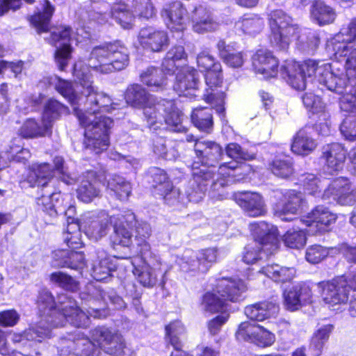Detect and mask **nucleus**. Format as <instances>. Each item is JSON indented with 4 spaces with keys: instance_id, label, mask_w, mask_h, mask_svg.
Returning <instances> with one entry per match:
<instances>
[{
    "instance_id": "nucleus-8",
    "label": "nucleus",
    "mask_w": 356,
    "mask_h": 356,
    "mask_svg": "<svg viewBox=\"0 0 356 356\" xmlns=\"http://www.w3.org/2000/svg\"><path fill=\"white\" fill-rule=\"evenodd\" d=\"M246 289L245 284L241 280L222 278L218 281L214 292H207L203 296L202 307L211 313L225 312L226 301H239Z\"/></svg>"
},
{
    "instance_id": "nucleus-19",
    "label": "nucleus",
    "mask_w": 356,
    "mask_h": 356,
    "mask_svg": "<svg viewBox=\"0 0 356 356\" xmlns=\"http://www.w3.org/2000/svg\"><path fill=\"white\" fill-rule=\"evenodd\" d=\"M156 112L157 115L161 116L162 119L152 125L149 124L150 128L157 124H161L163 120L170 130L177 132L184 131L182 125V113L175 106L174 102L166 99L159 100L156 104Z\"/></svg>"
},
{
    "instance_id": "nucleus-9",
    "label": "nucleus",
    "mask_w": 356,
    "mask_h": 356,
    "mask_svg": "<svg viewBox=\"0 0 356 356\" xmlns=\"http://www.w3.org/2000/svg\"><path fill=\"white\" fill-rule=\"evenodd\" d=\"M68 322L77 327H86L90 323L89 316L77 305L76 301L71 296L62 293L58 296L56 304L50 318L49 327L51 332L53 327L64 326Z\"/></svg>"
},
{
    "instance_id": "nucleus-17",
    "label": "nucleus",
    "mask_w": 356,
    "mask_h": 356,
    "mask_svg": "<svg viewBox=\"0 0 356 356\" xmlns=\"http://www.w3.org/2000/svg\"><path fill=\"white\" fill-rule=\"evenodd\" d=\"M226 155L234 161L224 163L219 166L218 176L222 175V178L227 180L232 171L238 167V163L242 161H252L256 157L254 152H250L242 147L236 143H230L225 148Z\"/></svg>"
},
{
    "instance_id": "nucleus-14",
    "label": "nucleus",
    "mask_w": 356,
    "mask_h": 356,
    "mask_svg": "<svg viewBox=\"0 0 356 356\" xmlns=\"http://www.w3.org/2000/svg\"><path fill=\"white\" fill-rule=\"evenodd\" d=\"M218 250L216 248L202 249L197 252L186 250L177 263L184 272L205 273L216 261Z\"/></svg>"
},
{
    "instance_id": "nucleus-27",
    "label": "nucleus",
    "mask_w": 356,
    "mask_h": 356,
    "mask_svg": "<svg viewBox=\"0 0 356 356\" xmlns=\"http://www.w3.org/2000/svg\"><path fill=\"white\" fill-rule=\"evenodd\" d=\"M330 197H333L341 204H350L353 200V190L348 179L345 177L334 179L322 195L324 200Z\"/></svg>"
},
{
    "instance_id": "nucleus-49",
    "label": "nucleus",
    "mask_w": 356,
    "mask_h": 356,
    "mask_svg": "<svg viewBox=\"0 0 356 356\" xmlns=\"http://www.w3.org/2000/svg\"><path fill=\"white\" fill-rule=\"evenodd\" d=\"M123 219L128 226L135 227V237L138 241L147 240L151 236L152 228L150 225L144 221H137L134 213L131 211L125 212Z\"/></svg>"
},
{
    "instance_id": "nucleus-44",
    "label": "nucleus",
    "mask_w": 356,
    "mask_h": 356,
    "mask_svg": "<svg viewBox=\"0 0 356 356\" xmlns=\"http://www.w3.org/2000/svg\"><path fill=\"white\" fill-rule=\"evenodd\" d=\"M264 20L255 14L243 15L236 23V27L244 33L254 35L259 33L264 27Z\"/></svg>"
},
{
    "instance_id": "nucleus-20",
    "label": "nucleus",
    "mask_w": 356,
    "mask_h": 356,
    "mask_svg": "<svg viewBox=\"0 0 356 356\" xmlns=\"http://www.w3.org/2000/svg\"><path fill=\"white\" fill-rule=\"evenodd\" d=\"M275 197L280 200L274 206L275 213L279 216L286 213L296 214L302 209L304 203V195L294 190H287L284 192L277 191Z\"/></svg>"
},
{
    "instance_id": "nucleus-22",
    "label": "nucleus",
    "mask_w": 356,
    "mask_h": 356,
    "mask_svg": "<svg viewBox=\"0 0 356 356\" xmlns=\"http://www.w3.org/2000/svg\"><path fill=\"white\" fill-rule=\"evenodd\" d=\"M252 67L254 72L264 79L275 77L277 74L278 60L267 49H259L253 55Z\"/></svg>"
},
{
    "instance_id": "nucleus-57",
    "label": "nucleus",
    "mask_w": 356,
    "mask_h": 356,
    "mask_svg": "<svg viewBox=\"0 0 356 356\" xmlns=\"http://www.w3.org/2000/svg\"><path fill=\"white\" fill-rule=\"evenodd\" d=\"M259 325L248 321L241 323L236 332V338L238 341L254 342L255 337L258 336Z\"/></svg>"
},
{
    "instance_id": "nucleus-59",
    "label": "nucleus",
    "mask_w": 356,
    "mask_h": 356,
    "mask_svg": "<svg viewBox=\"0 0 356 356\" xmlns=\"http://www.w3.org/2000/svg\"><path fill=\"white\" fill-rule=\"evenodd\" d=\"M299 181L305 193L314 196L320 193V188H321L322 184L319 178L314 174L305 173L301 175L299 177Z\"/></svg>"
},
{
    "instance_id": "nucleus-18",
    "label": "nucleus",
    "mask_w": 356,
    "mask_h": 356,
    "mask_svg": "<svg viewBox=\"0 0 356 356\" xmlns=\"http://www.w3.org/2000/svg\"><path fill=\"white\" fill-rule=\"evenodd\" d=\"M350 43L351 42H345L344 44L346 47L344 49H340L339 51H337L335 48L334 49L333 46L330 45L331 40H330L326 44V50L330 55L334 56L336 59L344 60L346 63V72L343 68L339 69L331 65L332 71H342L343 74L346 76L347 85L344 90L348 87L349 81L356 79V48L350 45Z\"/></svg>"
},
{
    "instance_id": "nucleus-37",
    "label": "nucleus",
    "mask_w": 356,
    "mask_h": 356,
    "mask_svg": "<svg viewBox=\"0 0 356 356\" xmlns=\"http://www.w3.org/2000/svg\"><path fill=\"white\" fill-rule=\"evenodd\" d=\"M279 307L272 302L255 303L245 308L246 316L253 321H262L276 315Z\"/></svg>"
},
{
    "instance_id": "nucleus-5",
    "label": "nucleus",
    "mask_w": 356,
    "mask_h": 356,
    "mask_svg": "<svg viewBox=\"0 0 356 356\" xmlns=\"http://www.w3.org/2000/svg\"><path fill=\"white\" fill-rule=\"evenodd\" d=\"M92 341L78 332L67 339H63L61 353L67 356H97L99 350L94 343L105 353L120 355L125 347L121 334L105 327H97L92 331Z\"/></svg>"
},
{
    "instance_id": "nucleus-62",
    "label": "nucleus",
    "mask_w": 356,
    "mask_h": 356,
    "mask_svg": "<svg viewBox=\"0 0 356 356\" xmlns=\"http://www.w3.org/2000/svg\"><path fill=\"white\" fill-rule=\"evenodd\" d=\"M138 275V280L144 286L152 287L157 282V272L149 266H144L141 270L135 269L134 272Z\"/></svg>"
},
{
    "instance_id": "nucleus-31",
    "label": "nucleus",
    "mask_w": 356,
    "mask_h": 356,
    "mask_svg": "<svg viewBox=\"0 0 356 356\" xmlns=\"http://www.w3.org/2000/svg\"><path fill=\"white\" fill-rule=\"evenodd\" d=\"M312 129L309 127H305L296 134L291 145L293 153L307 156L316 149L317 143L312 136Z\"/></svg>"
},
{
    "instance_id": "nucleus-13",
    "label": "nucleus",
    "mask_w": 356,
    "mask_h": 356,
    "mask_svg": "<svg viewBox=\"0 0 356 356\" xmlns=\"http://www.w3.org/2000/svg\"><path fill=\"white\" fill-rule=\"evenodd\" d=\"M316 286L323 302L330 307L346 304L351 290L345 275L318 282Z\"/></svg>"
},
{
    "instance_id": "nucleus-32",
    "label": "nucleus",
    "mask_w": 356,
    "mask_h": 356,
    "mask_svg": "<svg viewBox=\"0 0 356 356\" xmlns=\"http://www.w3.org/2000/svg\"><path fill=\"white\" fill-rule=\"evenodd\" d=\"M191 19L193 31L198 33L214 31L218 28V24L213 19L211 13L202 6L193 10Z\"/></svg>"
},
{
    "instance_id": "nucleus-51",
    "label": "nucleus",
    "mask_w": 356,
    "mask_h": 356,
    "mask_svg": "<svg viewBox=\"0 0 356 356\" xmlns=\"http://www.w3.org/2000/svg\"><path fill=\"white\" fill-rule=\"evenodd\" d=\"M42 123V126H40L33 119L26 120L19 130V135L26 138L43 136L48 131L49 125L45 122Z\"/></svg>"
},
{
    "instance_id": "nucleus-55",
    "label": "nucleus",
    "mask_w": 356,
    "mask_h": 356,
    "mask_svg": "<svg viewBox=\"0 0 356 356\" xmlns=\"http://www.w3.org/2000/svg\"><path fill=\"white\" fill-rule=\"evenodd\" d=\"M270 170L277 177L286 179L293 175L294 170L289 157L276 158L270 165Z\"/></svg>"
},
{
    "instance_id": "nucleus-52",
    "label": "nucleus",
    "mask_w": 356,
    "mask_h": 356,
    "mask_svg": "<svg viewBox=\"0 0 356 356\" xmlns=\"http://www.w3.org/2000/svg\"><path fill=\"white\" fill-rule=\"evenodd\" d=\"M301 98L307 109L313 113H321L322 119L327 120L329 114L325 111V104L318 95H315L312 92H307Z\"/></svg>"
},
{
    "instance_id": "nucleus-38",
    "label": "nucleus",
    "mask_w": 356,
    "mask_h": 356,
    "mask_svg": "<svg viewBox=\"0 0 356 356\" xmlns=\"http://www.w3.org/2000/svg\"><path fill=\"white\" fill-rule=\"evenodd\" d=\"M166 72L155 67H149L140 74L141 81L154 90H162L167 85Z\"/></svg>"
},
{
    "instance_id": "nucleus-35",
    "label": "nucleus",
    "mask_w": 356,
    "mask_h": 356,
    "mask_svg": "<svg viewBox=\"0 0 356 356\" xmlns=\"http://www.w3.org/2000/svg\"><path fill=\"white\" fill-rule=\"evenodd\" d=\"M53 257L54 265L58 267L79 270L85 266L84 255L81 252L58 250L53 253Z\"/></svg>"
},
{
    "instance_id": "nucleus-23",
    "label": "nucleus",
    "mask_w": 356,
    "mask_h": 356,
    "mask_svg": "<svg viewBox=\"0 0 356 356\" xmlns=\"http://www.w3.org/2000/svg\"><path fill=\"white\" fill-rule=\"evenodd\" d=\"M198 81L199 74L197 70L186 67L177 74L173 88L179 96H196L195 92L197 89Z\"/></svg>"
},
{
    "instance_id": "nucleus-40",
    "label": "nucleus",
    "mask_w": 356,
    "mask_h": 356,
    "mask_svg": "<svg viewBox=\"0 0 356 356\" xmlns=\"http://www.w3.org/2000/svg\"><path fill=\"white\" fill-rule=\"evenodd\" d=\"M124 214H118L117 216H115V220H113V227H114V242L120 244L123 246H129L133 236L132 229L133 226H128L124 222L123 217Z\"/></svg>"
},
{
    "instance_id": "nucleus-48",
    "label": "nucleus",
    "mask_w": 356,
    "mask_h": 356,
    "mask_svg": "<svg viewBox=\"0 0 356 356\" xmlns=\"http://www.w3.org/2000/svg\"><path fill=\"white\" fill-rule=\"evenodd\" d=\"M107 186L121 200H127L131 193V184L124 177L117 175L110 176L107 181Z\"/></svg>"
},
{
    "instance_id": "nucleus-61",
    "label": "nucleus",
    "mask_w": 356,
    "mask_h": 356,
    "mask_svg": "<svg viewBox=\"0 0 356 356\" xmlns=\"http://www.w3.org/2000/svg\"><path fill=\"white\" fill-rule=\"evenodd\" d=\"M306 241V234L302 229H289L284 236L285 245L291 248H301L305 245Z\"/></svg>"
},
{
    "instance_id": "nucleus-42",
    "label": "nucleus",
    "mask_w": 356,
    "mask_h": 356,
    "mask_svg": "<svg viewBox=\"0 0 356 356\" xmlns=\"http://www.w3.org/2000/svg\"><path fill=\"white\" fill-rule=\"evenodd\" d=\"M193 124L199 130L210 133L213 128L212 110L208 107L195 108L191 115Z\"/></svg>"
},
{
    "instance_id": "nucleus-53",
    "label": "nucleus",
    "mask_w": 356,
    "mask_h": 356,
    "mask_svg": "<svg viewBox=\"0 0 356 356\" xmlns=\"http://www.w3.org/2000/svg\"><path fill=\"white\" fill-rule=\"evenodd\" d=\"M332 328V325H325L314 333L309 346L314 356H319L321 354L323 345L328 339Z\"/></svg>"
},
{
    "instance_id": "nucleus-1",
    "label": "nucleus",
    "mask_w": 356,
    "mask_h": 356,
    "mask_svg": "<svg viewBox=\"0 0 356 356\" xmlns=\"http://www.w3.org/2000/svg\"><path fill=\"white\" fill-rule=\"evenodd\" d=\"M129 62L127 47L118 40L95 47L88 58V66H84L81 61L74 64V76L83 88L82 95L75 92L70 82L57 76L51 78V83L72 106L81 104L86 99V113L76 107L74 110L81 125L85 128L86 147L95 154L108 148L109 130L113 125V120L110 118L103 115L97 117V113L110 112L115 108L109 96L104 92H98L95 88L88 67L101 74H108L124 69Z\"/></svg>"
},
{
    "instance_id": "nucleus-36",
    "label": "nucleus",
    "mask_w": 356,
    "mask_h": 356,
    "mask_svg": "<svg viewBox=\"0 0 356 356\" xmlns=\"http://www.w3.org/2000/svg\"><path fill=\"white\" fill-rule=\"evenodd\" d=\"M116 266L104 250H98L92 259V276L97 281H102L115 270Z\"/></svg>"
},
{
    "instance_id": "nucleus-10",
    "label": "nucleus",
    "mask_w": 356,
    "mask_h": 356,
    "mask_svg": "<svg viewBox=\"0 0 356 356\" xmlns=\"http://www.w3.org/2000/svg\"><path fill=\"white\" fill-rule=\"evenodd\" d=\"M108 10L109 6L106 3H95L92 6V10L88 12L89 20L97 22L98 24H104L107 22L110 16H112L123 29L132 28L135 15L133 10L130 11L125 3H116L109 13H108Z\"/></svg>"
},
{
    "instance_id": "nucleus-4",
    "label": "nucleus",
    "mask_w": 356,
    "mask_h": 356,
    "mask_svg": "<svg viewBox=\"0 0 356 356\" xmlns=\"http://www.w3.org/2000/svg\"><path fill=\"white\" fill-rule=\"evenodd\" d=\"M284 70L288 77V83L297 90L305 89L306 76H314L320 84L326 87L327 90L339 94L344 92L347 85V78L342 71H332L331 65L323 61L309 59L302 64H289Z\"/></svg>"
},
{
    "instance_id": "nucleus-29",
    "label": "nucleus",
    "mask_w": 356,
    "mask_h": 356,
    "mask_svg": "<svg viewBox=\"0 0 356 356\" xmlns=\"http://www.w3.org/2000/svg\"><path fill=\"white\" fill-rule=\"evenodd\" d=\"M236 202L250 217L261 216L266 213L264 201L257 193H241L236 197Z\"/></svg>"
},
{
    "instance_id": "nucleus-33",
    "label": "nucleus",
    "mask_w": 356,
    "mask_h": 356,
    "mask_svg": "<svg viewBox=\"0 0 356 356\" xmlns=\"http://www.w3.org/2000/svg\"><path fill=\"white\" fill-rule=\"evenodd\" d=\"M54 176V170L48 163H34L29 167L24 181L31 187L45 186Z\"/></svg>"
},
{
    "instance_id": "nucleus-16",
    "label": "nucleus",
    "mask_w": 356,
    "mask_h": 356,
    "mask_svg": "<svg viewBox=\"0 0 356 356\" xmlns=\"http://www.w3.org/2000/svg\"><path fill=\"white\" fill-rule=\"evenodd\" d=\"M71 29L60 26L55 29L51 34L49 42L56 48L55 61L60 70H65L71 58L72 47L70 43Z\"/></svg>"
},
{
    "instance_id": "nucleus-50",
    "label": "nucleus",
    "mask_w": 356,
    "mask_h": 356,
    "mask_svg": "<svg viewBox=\"0 0 356 356\" xmlns=\"http://www.w3.org/2000/svg\"><path fill=\"white\" fill-rule=\"evenodd\" d=\"M186 54L182 46H177L170 49L162 63V67L166 74H172L178 67L176 62L185 59Z\"/></svg>"
},
{
    "instance_id": "nucleus-45",
    "label": "nucleus",
    "mask_w": 356,
    "mask_h": 356,
    "mask_svg": "<svg viewBox=\"0 0 356 356\" xmlns=\"http://www.w3.org/2000/svg\"><path fill=\"white\" fill-rule=\"evenodd\" d=\"M331 44L333 48L339 51L344 49L345 42H353L356 40V18L353 19L347 27L341 29L340 32L331 39Z\"/></svg>"
},
{
    "instance_id": "nucleus-54",
    "label": "nucleus",
    "mask_w": 356,
    "mask_h": 356,
    "mask_svg": "<svg viewBox=\"0 0 356 356\" xmlns=\"http://www.w3.org/2000/svg\"><path fill=\"white\" fill-rule=\"evenodd\" d=\"M67 110L66 106L58 101L50 99L44 107L42 122H47L49 129L51 126V122L58 119L61 114L67 113Z\"/></svg>"
},
{
    "instance_id": "nucleus-58",
    "label": "nucleus",
    "mask_w": 356,
    "mask_h": 356,
    "mask_svg": "<svg viewBox=\"0 0 356 356\" xmlns=\"http://www.w3.org/2000/svg\"><path fill=\"white\" fill-rule=\"evenodd\" d=\"M132 9L135 16L146 19L154 17L156 13L151 0H133Z\"/></svg>"
},
{
    "instance_id": "nucleus-26",
    "label": "nucleus",
    "mask_w": 356,
    "mask_h": 356,
    "mask_svg": "<svg viewBox=\"0 0 356 356\" xmlns=\"http://www.w3.org/2000/svg\"><path fill=\"white\" fill-rule=\"evenodd\" d=\"M138 40L143 48L160 51L168 44V38L165 31L147 26L140 29Z\"/></svg>"
},
{
    "instance_id": "nucleus-21",
    "label": "nucleus",
    "mask_w": 356,
    "mask_h": 356,
    "mask_svg": "<svg viewBox=\"0 0 356 356\" xmlns=\"http://www.w3.org/2000/svg\"><path fill=\"white\" fill-rule=\"evenodd\" d=\"M161 16L167 26L172 31H182L185 29L187 22V10L180 1H173L165 4Z\"/></svg>"
},
{
    "instance_id": "nucleus-25",
    "label": "nucleus",
    "mask_w": 356,
    "mask_h": 356,
    "mask_svg": "<svg viewBox=\"0 0 356 356\" xmlns=\"http://www.w3.org/2000/svg\"><path fill=\"white\" fill-rule=\"evenodd\" d=\"M51 337V331L49 327H44L42 321L28 330L23 334L14 333L12 341L14 343L21 344L23 347L33 348L38 342H41L45 338Z\"/></svg>"
},
{
    "instance_id": "nucleus-47",
    "label": "nucleus",
    "mask_w": 356,
    "mask_h": 356,
    "mask_svg": "<svg viewBox=\"0 0 356 356\" xmlns=\"http://www.w3.org/2000/svg\"><path fill=\"white\" fill-rule=\"evenodd\" d=\"M190 188L187 191V197H185L184 194L181 193V191L179 188H174L171 184L170 188L169 190L163 189L161 192V195L163 197V200L165 203L169 205H175L178 203L185 204V200L188 199L189 201L197 202V200H192L190 199L189 193H193V195L197 194L195 193V191L197 190V186L195 184L194 186H192L191 184V181L189 182ZM204 193L202 194L204 195ZM202 198V196L200 197L198 200Z\"/></svg>"
},
{
    "instance_id": "nucleus-43",
    "label": "nucleus",
    "mask_w": 356,
    "mask_h": 356,
    "mask_svg": "<svg viewBox=\"0 0 356 356\" xmlns=\"http://www.w3.org/2000/svg\"><path fill=\"white\" fill-rule=\"evenodd\" d=\"M277 282H287L291 281L296 275L293 268L282 266L278 264L268 265L259 270Z\"/></svg>"
},
{
    "instance_id": "nucleus-34",
    "label": "nucleus",
    "mask_w": 356,
    "mask_h": 356,
    "mask_svg": "<svg viewBox=\"0 0 356 356\" xmlns=\"http://www.w3.org/2000/svg\"><path fill=\"white\" fill-rule=\"evenodd\" d=\"M99 182L94 171H88L83 175V178L77 189V197L83 202H90L100 193Z\"/></svg>"
},
{
    "instance_id": "nucleus-3",
    "label": "nucleus",
    "mask_w": 356,
    "mask_h": 356,
    "mask_svg": "<svg viewBox=\"0 0 356 356\" xmlns=\"http://www.w3.org/2000/svg\"><path fill=\"white\" fill-rule=\"evenodd\" d=\"M270 29V42L280 50H286L297 37V47L307 53L314 52L318 47L320 39L312 30L300 29L293 19L282 10H275L268 15Z\"/></svg>"
},
{
    "instance_id": "nucleus-2",
    "label": "nucleus",
    "mask_w": 356,
    "mask_h": 356,
    "mask_svg": "<svg viewBox=\"0 0 356 356\" xmlns=\"http://www.w3.org/2000/svg\"><path fill=\"white\" fill-rule=\"evenodd\" d=\"M186 140L194 142L195 154L202 163L200 168L197 166L198 163H193L192 166L193 179L191 184L192 186L195 184L197 186L195 191L197 195L189 193L190 199L197 200L208 190L209 186L213 191H218L227 186V180L222 178V175L218 176V173L214 172L215 164L218 163L222 155L220 145L213 141L198 139L193 134L186 135Z\"/></svg>"
},
{
    "instance_id": "nucleus-30",
    "label": "nucleus",
    "mask_w": 356,
    "mask_h": 356,
    "mask_svg": "<svg viewBox=\"0 0 356 356\" xmlns=\"http://www.w3.org/2000/svg\"><path fill=\"white\" fill-rule=\"evenodd\" d=\"M284 298L288 310H298L302 305L312 302V290L308 286L297 285L285 291Z\"/></svg>"
},
{
    "instance_id": "nucleus-28",
    "label": "nucleus",
    "mask_w": 356,
    "mask_h": 356,
    "mask_svg": "<svg viewBox=\"0 0 356 356\" xmlns=\"http://www.w3.org/2000/svg\"><path fill=\"white\" fill-rule=\"evenodd\" d=\"M335 220L336 215L323 206H317L302 220H300L307 226L316 228V232H319L327 231V227Z\"/></svg>"
},
{
    "instance_id": "nucleus-11",
    "label": "nucleus",
    "mask_w": 356,
    "mask_h": 356,
    "mask_svg": "<svg viewBox=\"0 0 356 356\" xmlns=\"http://www.w3.org/2000/svg\"><path fill=\"white\" fill-rule=\"evenodd\" d=\"M124 99L127 104L139 109H143L144 116L148 124L152 125L161 120L156 112L157 99L149 94L147 90L139 84L129 86L124 93Z\"/></svg>"
},
{
    "instance_id": "nucleus-15",
    "label": "nucleus",
    "mask_w": 356,
    "mask_h": 356,
    "mask_svg": "<svg viewBox=\"0 0 356 356\" xmlns=\"http://www.w3.org/2000/svg\"><path fill=\"white\" fill-rule=\"evenodd\" d=\"M115 219L105 211L88 213L81 220V227L90 239L97 241L108 234L109 224Z\"/></svg>"
},
{
    "instance_id": "nucleus-64",
    "label": "nucleus",
    "mask_w": 356,
    "mask_h": 356,
    "mask_svg": "<svg viewBox=\"0 0 356 356\" xmlns=\"http://www.w3.org/2000/svg\"><path fill=\"white\" fill-rule=\"evenodd\" d=\"M51 281L67 291H75L79 289V283L71 276L63 272L59 271L52 273Z\"/></svg>"
},
{
    "instance_id": "nucleus-41",
    "label": "nucleus",
    "mask_w": 356,
    "mask_h": 356,
    "mask_svg": "<svg viewBox=\"0 0 356 356\" xmlns=\"http://www.w3.org/2000/svg\"><path fill=\"white\" fill-rule=\"evenodd\" d=\"M310 12L312 19L319 25H325L334 22L337 16L332 8L321 1L313 3Z\"/></svg>"
},
{
    "instance_id": "nucleus-60",
    "label": "nucleus",
    "mask_w": 356,
    "mask_h": 356,
    "mask_svg": "<svg viewBox=\"0 0 356 356\" xmlns=\"http://www.w3.org/2000/svg\"><path fill=\"white\" fill-rule=\"evenodd\" d=\"M20 142L19 139H15L13 141V144L10 146L9 150L6 153L7 158L9 160L25 163L31 157V153L28 149L21 147Z\"/></svg>"
},
{
    "instance_id": "nucleus-24",
    "label": "nucleus",
    "mask_w": 356,
    "mask_h": 356,
    "mask_svg": "<svg viewBox=\"0 0 356 356\" xmlns=\"http://www.w3.org/2000/svg\"><path fill=\"white\" fill-rule=\"evenodd\" d=\"M346 151L339 143L326 145L323 148L322 158L325 161V170L333 174L343 168Z\"/></svg>"
},
{
    "instance_id": "nucleus-39",
    "label": "nucleus",
    "mask_w": 356,
    "mask_h": 356,
    "mask_svg": "<svg viewBox=\"0 0 356 356\" xmlns=\"http://www.w3.org/2000/svg\"><path fill=\"white\" fill-rule=\"evenodd\" d=\"M42 10V12L35 14L30 19L31 24L38 33L48 31L54 8L48 0H44Z\"/></svg>"
},
{
    "instance_id": "nucleus-63",
    "label": "nucleus",
    "mask_w": 356,
    "mask_h": 356,
    "mask_svg": "<svg viewBox=\"0 0 356 356\" xmlns=\"http://www.w3.org/2000/svg\"><path fill=\"white\" fill-rule=\"evenodd\" d=\"M60 193H50L48 195H42L38 199V204L42 206V209L49 213V216H54L58 212L62 211L54 202V200L58 201L60 197Z\"/></svg>"
},
{
    "instance_id": "nucleus-56",
    "label": "nucleus",
    "mask_w": 356,
    "mask_h": 356,
    "mask_svg": "<svg viewBox=\"0 0 356 356\" xmlns=\"http://www.w3.org/2000/svg\"><path fill=\"white\" fill-rule=\"evenodd\" d=\"M81 224L78 222H68L67 232L65 234L64 241L67 245L72 249H77L82 246L80 229Z\"/></svg>"
},
{
    "instance_id": "nucleus-12",
    "label": "nucleus",
    "mask_w": 356,
    "mask_h": 356,
    "mask_svg": "<svg viewBox=\"0 0 356 356\" xmlns=\"http://www.w3.org/2000/svg\"><path fill=\"white\" fill-rule=\"evenodd\" d=\"M87 290L88 294L85 293H81V298L90 302L88 313L90 316L94 318H101L105 316V312L103 310V307L108 304V300L118 309L125 307V303L122 298L117 295L115 291L109 290L104 291L99 288L90 284Z\"/></svg>"
},
{
    "instance_id": "nucleus-6",
    "label": "nucleus",
    "mask_w": 356,
    "mask_h": 356,
    "mask_svg": "<svg viewBox=\"0 0 356 356\" xmlns=\"http://www.w3.org/2000/svg\"><path fill=\"white\" fill-rule=\"evenodd\" d=\"M250 227L254 240L244 249L243 260L248 264L266 259L277 250L278 245V232L276 227L264 221L252 223Z\"/></svg>"
},
{
    "instance_id": "nucleus-46",
    "label": "nucleus",
    "mask_w": 356,
    "mask_h": 356,
    "mask_svg": "<svg viewBox=\"0 0 356 356\" xmlns=\"http://www.w3.org/2000/svg\"><path fill=\"white\" fill-rule=\"evenodd\" d=\"M38 307L40 312H43L42 318L44 327H46L52 318V313L55 308L56 301H55L52 294L47 289L40 291L38 298Z\"/></svg>"
},
{
    "instance_id": "nucleus-7",
    "label": "nucleus",
    "mask_w": 356,
    "mask_h": 356,
    "mask_svg": "<svg viewBox=\"0 0 356 356\" xmlns=\"http://www.w3.org/2000/svg\"><path fill=\"white\" fill-rule=\"evenodd\" d=\"M198 66L207 71L205 81L207 88L203 95L204 101L215 108L216 112L222 114L225 111V94L218 90L222 83V67L218 62L207 51H202L197 56Z\"/></svg>"
}]
</instances>
